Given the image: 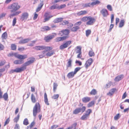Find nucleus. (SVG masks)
Segmentation results:
<instances>
[{"mask_svg": "<svg viewBox=\"0 0 129 129\" xmlns=\"http://www.w3.org/2000/svg\"><path fill=\"white\" fill-rule=\"evenodd\" d=\"M20 8V6L17 3H13L8 7V9H11L10 12H13L18 10Z\"/></svg>", "mask_w": 129, "mask_h": 129, "instance_id": "1", "label": "nucleus"}, {"mask_svg": "<svg viewBox=\"0 0 129 129\" xmlns=\"http://www.w3.org/2000/svg\"><path fill=\"white\" fill-rule=\"evenodd\" d=\"M40 104L39 103H37L33 108V115L35 117L37 113L40 112Z\"/></svg>", "mask_w": 129, "mask_h": 129, "instance_id": "2", "label": "nucleus"}, {"mask_svg": "<svg viewBox=\"0 0 129 129\" xmlns=\"http://www.w3.org/2000/svg\"><path fill=\"white\" fill-rule=\"evenodd\" d=\"M92 112L91 110L88 109L86 111L84 114L81 117V119L83 120L87 119L89 118L90 115Z\"/></svg>", "mask_w": 129, "mask_h": 129, "instance_id": "3", "label": "nucleus"}, {"mask_svg": "<svg viewBox=\"0 0 129 129\" xmlns=\"http://www.w3.org/2000/svg\"><path fill=\"white\" fill-rule=\"evenodd\" d=\"M71 43V41H69L65 43L60 45L59 48L61 50L67 47Z\"/></svg>", "mask_w": 129, "mask_h": 129, "instance_id": "4", "label": "nucleus"}, {"mask_svg": "<svg viewBox=\"0 0 129 129\" xmlns=\"http://www.w3.org/2000/svg\"><path fill=\"white\" fill-rule=\"evenodd\" d=\"M89 18L86 23L87 25H92L95 22L94 18L91 17H89Z\"/></svg>", "mask_w": 129, "mask_h": 129, "instance_id": "5", "label": "nucleus"}, {"mask_svg": "<svg viewBox=\"0 0 129 129\" xmlns=\"http://www.w3.org/2000/svg\"><path fill=\"white\" fill-rule=\"evenodd\" d=\"M49 13H46L44 15L45 18L43 22H45L49 20L50 18L53 17L52 15H49Z\"/></svg>", "mask_w": 129, "mask_h": 129, "instance_id": "6", "label": "nucleus"}, {"mask_svg": "<svg viewBox=\"0 0 129 129\" xmlns=\"http://www.w3.org/2000/svg\"><path fill=\"white\" fill-rule=\"evenodd\" d=\"M54 35H54L53 34H52V35H49L47 37H45L44 38V40L46 42H49L50 40L53 38L54 36L56 35V34H54Z\"/></svg>", "mask_w": 129, "mask_h": 129, "instance_id": "7", "label": "nucleus"}, {"mask_svg": "<svg viewBox=\"0 0 129 129\" xmlns=\"http://www.w3.org/2000/svg\"><path fill=\"white\" fill-rule=\"evenodd\" d=\"M93 62V60L91 58L89 59L86 62L85 66L86 68L87 69L91 64Z\"/></svg>", "mask_w": 129, "mask_h": 129, "instance_id": "8", "label": "nucleus"}, {"mask_svg": "<svg viewBox=\"0 0 129 129\" xmlns=\"http://www.w3.org/2000/svg\"><path fill=\"white\" fill-rule=\"evenodd\" d=\"M28 16L29 14L27 13H24L21 15V19L22 21L25 20H26L28 18Z\"/></svg>", "mask_w": 129, "mask_h": 129, "instance_id": "9", "label": "nucleus"}, {"mask_svg": "<svg viewBox=\"0 0 129 129\" xmlns=\"http://www.w3.org/2000/svg\"><path fill=\"white\" fill-rule=\"evenodd\" d=\"M68 36H66L62 37H58L55 39V41L56 42H58L60 41H62L68 38Z\"/></svg>", "mask_w": 129, "mask_h": 129, "instance_id": "10", "label": "nucleus"}, {"mask_svg": "<svg viewBox=\"0 0 129 129\" xmlns=\"http://www.w3.org/2000/svg\"><path fill=\"white\" fill-rule=\"evenodd\" d=\"M100 12L104 17H106L108 15L107 10L105 9H102Z\"/></svg>", "mask_w": 129, "mask_h": 129, "instance_id": "11", "label": "nucleus"}, {"mask_svg": "<svg viewBox=\"0 0 129 129\" xmlns=\"http://www.w3.org/2000/svg\"><path fill=\"white\" fill-rule=\"evenodd\" d=\"M91 100L90 98L88 97H84L82 99V102L84 103L89 102Z\"/></svg>", "mask_w": 129, "mask_h": 129, "instance_id": "12", "label": "nucleus"}, {"mask_svg": "<svg viewBox=\"0 0 129 129\" xmlns=\"http://www.w3.org/2000/svg\"><path fill=\"white\" fill-rule=\"evenodd\" d=\"M87 13V12L85 10L81 11L78 12L76 14L78 16H80L85 15Z\"/></svg>", "mask_w": 129, "mask_h": 129, "instance_id": "13", "label": "nucleus"}, {"mask_svg": "<svg viewBox=\"0 0 129 129\" xmlns=\"http://www.w3.org/2000/svg\"><path fill=\"white\" fill-rule=\"evenodd\" d=\"M30 64V63L28 61L24 63L23 65V66L21 67L23 71L26 69V66H28Z\"/></svg>", "mask_w": 129, "mask_h": 129, "instance_id": "14", "label": "nucleus"}, {"mask_svg": "<svg viewBox=\"0 0 129 129\" xmlns=\"http://www.w3.org/2000/svg\"><path fill=\"white\" fill-rule=\"evenodd\" d=\"M27 55L26 54L20 55L19 54L18 57V58L20 59H24L27 58Z\"/></svg>", "mask_w": 129, "mask_h": 129, "instance_id": "15", "label": "nucleus"}, {"mask_svg": "<svg viewBox=\"0 0 129 129\" xmlns=\"http://www.w3.org/2000/svg\"><path fill=\"white\" fill-rule=\"evenodd\" d=\"M123 77V75H120L117 76L114 79V80L116 81H118L121 80Z\"/></svg>", "mask_w": 129, "mask_h": 129, "instance_id": "16", "label": "nucleus"}, {"mask_svg": "<svg viewBox=\"0 0 129 129\" xmlns=\"http://www.w3.org/2000/svg\"><path fill=\"white\" fill-rule=\"evenodd\" d=\"M30 39L29 38L21 40L19 42V44H25L28 42Z\"/></svg>", "mask_w": 129, "mask_h": 129, "instance_id": "17", "label": "nucleus"}, {"mask_svg": "<svg viewBox=\"0 0 129 129\" xmlns=\"http://www.w3.org/2000/svg\"><path fill=\"white\" fill-rule=\"evenodd\" d=\"M43 5V4L42 2L39 5L38 7L36 10V12H38L40 11Z\"/></svg>", "mask_w": 129, "mask_h": 129, "instance_id": "18", "label": "nucleus"}, {"mask_svg": "<svg viewBox=\"0 0 129 129\" xmlns=\"http://www.w3.org/2000/svg\"><path fill=\"white\" fill-rule=\"evenodd\" d=\"M75 74V73L73 72H71L67 74V76L69 78H73Z\"/></svg>", "mask_w": 129, "mask_h": 129, "instance_id": "19", "label": "nucleus"}, {"mask_svg": "<svg viewBox=\"0 0 129 129\" xmlns=\"http://www.w3.org/2000/svg\"><path fill=\"white\" fill-rule=\"evenodd\" d=\"M63 19V18H58L55 19L54 20L53 22L55 23H58L62 21Z\"/></svg>", "mask_w": 129, "mask_h": 129, "instance_id": "20", "label": "nucleus"}, {"mask_svg": "<svg viewBox=\"0 0 129 129\" xmlns=\"http://www.w3.org/2000/svg\"><path fill=\"white\" fill-rule=\"evenodd\" d=\"M34 48L37 50H41L44 49V46H37L34 47Z\"/></svg>", "mask_w": 129, "mask_h": 129, "instance_id": "21", "label": "nucleus"}, {"mask_svg": "<svg viewBox=\"0 0 129 129\" xmlns=\"http://www.w3.org/2000/svg\"><path fill=\"white\" fill-rule=\"evenodd\" d=\"M116 89L115 88H112L109 91V92L107 94V95L111 96L113 94L115 91Z\"/></svg>", "mask_w": 129, "mask_h": 129, "instance_id": "22", "label": "nucleus"}, {"mask_svg": "<svg viewBox=\"0 0 129 129\" xmlns=\"http://www.w3.org/2000/svg\"><path fill=\"white\" fill-rule=\"evenodd\" d=\"M23 62L22 60H15L14 63L15 64H21Z\"/></svg>", "mask_w": 129, "mask_h": 129, "instance_id": "23", "label": "nucleus"}, {"mask_svg": "<svg viewBox=\"0 0 129 129\" xmlns=\"http://www.w3.org/2000/svg\"><path fill=\"white\" fill-rule=\"evenodd\" d=\"M49 9L50 10H53L55 9H58V5L54 4L51 6Z\"/></svg>", "mask_w": 129, "mask_h": 129, "instance_id": "24", "label": "nucleus"}, {"mask_svg": "<svg viewBox=\"0 0 129 129\" xmlns=\"http://www.w3.org/2000/svg\"><path fill=\"white\" fill-rule=\"evenodd\" d=\"M74 27H73L71 29V30L73 32H75L77 31L80 28L79 27L78 25H75Z\"/></svg>", "mask_w": 129, "mask_h": 129, "instance_id": "25", "label": "nucleus"}, {"mask_svg": "<svg viewBox=\"0 0 129 129\" xmlns=\"http://www.w3.org/2000/svg\"><path fill=\"white\" fill-rule=\"evenodd\" d=\"M13 71L14 72L19 73L21 72L22 71H23V70L21 67L20 68H17L15 69Z\"/></svg>", "mask_w": 129, "mask_h": 129, "instance_id": "26", "label": "nucleus"}, {"mask_svg": "<svg viewBox=\"0 0 129 129\" xmlns=\"http://www.w3.org/2000/svg\"><path fill=\"white\" fill-rule=\"evenodd\" d=\"M44 102L47 105H49V104L48 102V100L46 93H45L44 94Z\"/></svg>", "mask_w": 129, "mask_h": 129, "instance_id": "27", "label": "nucleus"}, {"mask_svg": "<svg viewBox=\"0 0 129 129\" xmlns=\"http://www.w3.org/2000/svg\"><path fill=\"white\" fill-rule=\"evenodd\" d=\"M125 22V20L123 19L121 20L119 24V27L120 28L122 27L124 25Z\"/></svg>", "mask_w": 129, "mask_h": 129, "instance_id": "28", "label": "nucleus"}, {"mask_svg": "<svg viewBox=\"0 0 129 129\" xmlns=\"http://www.w3.org/2000/svg\"><path fill=\"white\" fill-rule=\"evenodd\" d=\"M62 34H63L66 35H68L70 33L69 30L68 29L63 30H62Z\"/></svg>", "mask_w": 129, "mask_h": 129, "instance_id": "29", "label": "nucleus"}, {"mask_svg": "<svg viewBox=\"0 0 129 129\" xmlns=\"http://www.w3.org/2000/svg\"><path fill=\"white\" fill-rule=\"evenodd\" d=\"M50 28L47 26H44L41 28L42 31H45L50 30Z\"/></svg>", "mask_w": 129, "mask_h": 129, "instance_id": "30", "label": "nucleus"}, {"mask_svg": "<svg viewBox=\"0 0 129 129\" xmlns=\"http://www.w3.org/2000/svg\"><path fill=\"white\" fill-rule=\"evenodd\" d=\"M31 100L32 102L34 103L36 102V99L35 96L33 94L31 95Z\"/></svg>", "mask_w": 129, "mask_h": 129, "instance_id": "31", "label": "nucleus"}, {"mask_svg": "<svg viewBox=\"0 0 129 129\" xmlns=\"http://www.w3.org/2000/svg\"><path fill=\"white\" fill-rule=\"evenodd\" d=\"M7 38V34L6 32L4 33L2 35V38L3 39H6Z\"/></svg>", "mask_w": 129, "mask_h": 129, "instance_id": "32", "label": "nucleus"}, {"mask_svg": "<svg viewBox=\"0 0 129 129\" xmlns=\"http://www.w3.org/2000/svg\"><path fill=\"white\" fill-rule=\"evenodd\" d=\"M35 59L34 58H30L28 59V61L31 64L33 63L35 60Z\"/></svg>", "mask_w": 129, "mask_h": 129, "instance_id": "33", "label": "nucleus"}, {"mask_svg": "<svg viewBox=\"0 0 129 129\" xmlns=\"http://www.w3.org/2000/svg\"><path fill=\"white\" fill-rule=\"evenodd\" d=\"M77 49L76 50V53H81V48L79 46L77 47Z\"/></svg>", "mask_w": 129, "mask_h": 129, "instance_id": "34", "label": "nucleus"}, {"mask_svg": "<svg viewBox=\"0 0 129 129\" xmlns=\"http://www.w3.org/2000/svg\"><path fill=\"white\" fill-rule=\"evenodd\" d=\"M44 49H45V51H48L51 50L52 49V48L50 47H44Z\"/></svg>", "mask_w": 129, "mask_h": 129, "instance_id": "35", "label": "nucleus"}, {"mask_svg": "<svg viewBox=\"0 0 129 129\" xmlns=\"http://www.w3.org/2000/svg\"><path fill=\"white\" fill-rule=\"evenodd\" d=\"M80 110H79V108H78L75 109L73 111V114H76L79 113Z\"/></svg>", "mask_w": 129, "mask_h": 129, "instance_id": "36", "label": "nucleus"}, {"mask_svg": "<svg viewBox=\"0 0 129 129\" xmlns=\"http://www.w3.org/2000/svg\"><path fill=\"white\" fill-rule=\"evenodd\" d=\"M94 104V101H92L89 102L87 105V106L88 108L92 107Z\"/></svg>", "mask_w": 129, "mask_h": 129, "instance_id": "37", "label": "nucleus"}, {"mask_svg": "<svg viewBox=\"0 0 129 129\" xmlns=\"http://www.w3.org/2000/svg\"><path fill=\"white\" fill-rule=\"evenodd\" d=\"M97 92L95 89H93L91 91L90 93L91 95H95L96 94Z\"/></svg>", "mask_w": 129, "mask_h": 129, "instance_id": "38", "label": "nucleus"}, {"mask_svg": "<svg viewBox=\"0 0 129 129\" xmlns=\"http://www.w3.org/2000/svg\"><path fill=\"white\" fill-rule=\"evenodd\" d=\"M20 116L18 114L17 116L15 117L14 119V122H16V123L18 121L19 118Z\"/></svg>", "mask_w": 129, "mask_h": 129, "instance_id": "39", "label": "nucleus"}, {"mask_svg": "<svg viewBox=\"0 0 129 129\" xmlns=\"http://www.w3.org/2000/svg\"><path fill=\"white\" fill-rule=\"evenodd\" d=\"M72 62V60L71 59H69L68 60V61L67 63L68 64L67 66V67H69L71 66Z\"/></svg>", "mask_w": 129, "mask_h": 129, "instance_id": "40", "label": "nucleus"}, {"mask_svg": "<svg viewBox=\"0 0 129 129\" xmlns=\"http://www.w3.org/2000/svg\"><path fill=\"white\" fill-rule=\"evenodd\" d=\"M79 108V110H80V112H81L82 113L86 109V107L85 106H83L81 108Z\"/></svg>", "mask_w": 129, "mask_h": 129, "instance_id": "41", "label": "nucleus"}, {"mask_svg": "<svg viewBox=\"0 0 129 129\" xmlns=\"http://www.w3.org/2000/svg\"><path fill=\"white\" fill-rule=\"evenodd\" d=\"M54 53V52L52 51L48 52L46 54V55L48 56H50L52 55Z\"/></svg>", "mask_w": 129, "mask_h": 129, "instance_id": "42", "label": "nucleus"}, {"mask_svg": "<svg viewBox=\"0 0 129 129\" xmlns=\"http://www.w3.org/2000/svg\"><path fill=\"white\" fill-rule=\"evenodd\" d=\"M58 86V85L57 84L55 83H53V91L54 92H55L57 88V87Z\"/></svg>", "mask_w": 129, "mask_h": 129, "instance_id": "43", "label": "nucleus"}, {"mask_svg": "<svg viewBox=\"0 0 129 129\" xmlns=\"http://www.w3.org/2000/svg\"><path fill=\"white\" fill-rule=\"evenodd\" d=\"M3 98L5 101H6L8 99V95L7 93H5L3 95Z\"/></svg>", "mask_w": 129, "mask_h": 129, "instance_id": "44", "label": "nucleus"}, {"mask_svg": "<svg viewBox=\"0 0 129 129\" xmlns=\"http://www.w3.org/2000/svg\"><path fill=\"white\" fill-rule=\"evenodd\" d=\"M11 49L13 50H15L16 49V46L14 44H12L11 46Z\"/></svg>", "mask_w": 129, "mask_h": 129, "instance_id": "45", "label": "nucleus"}, {"mask_svg": "<svg viewBox=\"0 0 129 129\" xmlns=\"http://www.w3.org/2000/svg\"><path fill=\"white\" fill-rule=\"evenodd\" d=\"M89 18V17H83L82 19H81V20L82 21L85 22L86 21H88Z\"/></svg>", "mask_w": 129, "mask_h": 129, "instance_id": "46", "label": "nucleus"}, {"mask_svg": "<svg viewBox=\"0 0 129 129\" xmlns=\"http://www.w3.org/2000/svg\"><path fill=\"white\" fill-rule=\"evenodd\" d=\"M62 25H64L68 24L69 23V21H68L64 20L61 23Z\"/></svg>", "mask_w": 129, "mask_h": 129, "instance_id": "47", "label": "nucleus"}, {"mask_svg": "<svg viewBox=\"0 0 129 129\" xmlns=\"http://www.w3.org/2000/svg\"><path fill=\"white\" fill-rule=\"evenodd\" d=\"M45 51H44L42 52L43 53L42 54H40L38 55V56H39L40 58H42L45 56Z\"/></svg>", "mask_w": 129, "mask_h": 129, "instance_id": "48", "label": "nucleus"}, {"mask_svg": "<svg viewBox=\"0 0 129 129\" xmlns=\"http://www.w3.org/2000/svg\"><path fill=\"white\" fill-rule=\"evenodd\" d=\"M59 96V95L58 94H54L52 97V98L53 99H58Z\"/></svg>", "mask_w": 129, "mask_h": 129, "instance_id": "49", "label": "nucleus"}, {"mask_svg": "<svg viewBox=\"0 0 129 129\" xmlns=\"http://www.w3.org/2000/svg\"><path fill=\"white\" fill-rule=\"evenodd\" d=\"M16 20L17 19L16 17H15L13 19V21H12V26H14L16 23Z\"/></svg>", "mask_w": 129, "mask_h": 129, "instance_id": "50", "label": "nucleus"}, {"mask_svg": "<svg viewBox=\"0 0 129 129\" xmlns=\"http://www.w3.org/2000/svg\"><path fill=\"white\" fill-rule=\"evenodd\" d=\"M66 7V5L65 4L61 5L60 6L58 5V10H60L63 8Z\"/></svg>", "mask_w": 129, "mask_h": 129, "instance_id": "51", "label": "nucleus"}, {"mask_svg": "<svg viewBox=\"0 0 129 129\" xmlns=\"http://www.w3.org/2000/svg\"><path fill=\"white\" fill-rule=\"evenodd\" d=\"M120 116L119 114H118L114 117V119L115 120H117L120 117Z\"/></svg>", "mask_w": 129, "mask_h": 129, "instance_id": "52", "label": "nucleus"}, {"mask_svg": "<svg viewBox=\"0 0 129 129\" xmlns=\"http://www.w3.org/2000/svg\"><path fill=\"white\" fill-rule=\"evenodd\" d=\"M23 123L25 125H27L28 124V122L27 119L25 118L24 119Z\"/></svg>", "mask_w": 129, "mask_h": 129, "instance_id": "53", "label": "nucleus"}, {"mask_svg": "<svg viewBox=\"0 0 129 129\" xmlns=\"http://www.w3.org/2000/svg\"><path fill=\"white\" fill-rule=\"evenodd\" d=\"M81 69V68L78 67L76 68L74 70V71L73 72L76 74L77 72L79 71Z\"/></svg>", "mask_w": 129, "mask_h": 129, "instance_id": "54", "label": "nucleus"}, {"mask_svg": "<svg viewBox=\"0 0 129 129\" xmlns=\"http://www.w3.org/2000/svg\"><path fill=\"white\" fill-rule=\"evenodd\" d=\"M89 56L91 57L93 56L94 55V52L92 51H90L89 52Z\"/></svg>", "mask_w": 129, "mask_h": 129, "instance_id": "55", "label": "nucleus"}, {"mask_svg": "<svg viewBox=\"0 0 129 129\" xmlns=\"http://www.w3.org/2000/svg\"><path fill=\"white\" fill-rule=\"evenodd\" d=\"M91 31L90 30H87L86 31V36H88L90 34Z\"/></svg>", "mask_w": 129, "mask_h": 129, "instance_id": "56", "label": "nucleus"}, {"mask_svg": "<svg viewBox=\"0 0 129 129\" xmlns=\"http://www.w3.org/2000/svg\"><path fill=\"white\" fill-rule=\"evenodd\" d=\"M112 82H111L108 83L106 85V86L105 87L106 88L109 87L111 85Z\"/></svg>", "mask_w": 129, "mask_h": 129, "instance_id": "57", "label": "nucleus"}, {"mask_svg": "<svg viewBox=\"0 0 129 129\" xmlns=\"http://www.w3.org/2000/svg\"><path fill=\"white\" fill-rule=\"evenodd\" d=\"M10 121L9 118L7 119L5 122L4 126H5L7 124H8Z\"/></svg>", "mask_w": 129, "mask_h": 129, "instance_id": "58", "label": "nucleus"}, {"mask_svg": "<svg viewBox=\"0 0 129 129\" xmlns=\"http://www.w3.org/2000/svg\"><path fill=\"white\" fill-rule=\"evenodd\" d=\"M107 8L110 11H111L112 10V8L111 6L110 5H108L107 6Z\"/></svg>", "mask_w": 129, "mask_h": 129, "instance_id": "59", "label": "nucleus"}, {"mask_svg": "<svg viewBox=\"0 0 129 129\" xmlns=\"http://www.w3.org/2000/svg\"><path fill=\"white\" fill-rule=\"evenodd\" d=\"M14 15L15 16H17L19 15L20 13H21V11H15L13 12Z\"/></svg>", "mask_w": 129, "mask_h": 129, "instance_id": "60", "label": "nucleus"}, {"mask_svg": "<svg viewBox=\"0 0 129 129\" xmlns=\"http://www.w3.org/2000/svg\"><path fill=\"white\" fill-rule=\"evenodd\" d=\"M111 23H112L113 22L114 20V15L113 14H112L111 15Z\"/></svg>", "mask_w": 129, "mask_h": 129, "instance_id": "61", "label": "nucleus"}, {"mask_svg": "<svg viewBox=\"0 0 129 129\" xmlns=\"http://www.w3.org/2000/svg\"><path fill=\"white\" fill-rule=\"evenodd\" d=\"M91 6V3H89L87 4H85L84 6L85 7H90Z\"/></svg>", "mask_w": 129, "mask_h": 129, "instance_id": "62", "label": "nucleus"}, {"mask_svg": "<svg viewBox=\"0 0 129 129\" xmlns=\"http://www.w3.org/2000/svg\"><path fill=\"white\" fill-rule=\"evenodd\" d=\"M6 14L5 13H3L0 14V19L5 16Z\"/></svg>", "mask_w": 129, "mask_h": 129, "instance_id": "63", "label": "nucleus"}, {"mask_svg": "<svg viewBox=\"0 0 129 129\" xmlns=\"http://www.w3.org/2000/svg\"><path fill=\"white\" fill-rule=\"evenodd\" d=\"M20 126L19 125L16 124L15 125V126L14 127V129H20Z\"/></svg>", "mask_w": 129, "mask_h": 129, "instance_id": "64", "label": "nucleus"}]
</instances>
